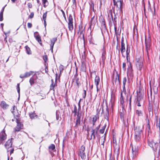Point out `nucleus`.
Masks as SVG:
<instances>
[{
    "label": "nucleus",
    "instance_id": "nucleus-51",
    "mask_svg": "<svg viewBox=\"0 0 160 160\" xmlns=\"http://www.w3.org/2000/svg\"><path fill=\"white\" fill-rule=\"evenodd\" d=\"M34 13L33 12H32L30 15L29 16V18H33L34 16Z\"/></svg>",
    "mask_w": 160,
    "mask_h": 160
},
{
    "label": "nucleus",
    "instance_id": "nucleus-42",
    "mask_svg": "<svg viewBox=\"0 0 160 160\" xmlns=\"http://www.w3.org/2000/svg\"><path fill=\"white\" fill-rule=\"evenodd\" d=\"M108 16L109 17H111L112 19H113V17L112 14V10H109L108 11Z\"/></svg>",
    "mask_w": 160,
    "mask_h": 160
},
{
    "label": "nucleus",
    "instance_id": "nucleus-60",
    "mask_svg": "<svg viewBox=\"0 0 160 160\" xmlns=\"http://www.w3.org/2000/svg\"><path fill=\"white\" fill-rule=\"evenodd\" d=\"M28 7L30 8H32V4L31 3H28Z\"/></svg>",
    "mask_w": 160,
    "mask_h": 160
},
{
    "label": "nucleus",
    "instance_id": "nucleus-63",
    "mask_svg": "<svg viewBox=\"0 0 160 160\" xmlns=\"http://www.w3.org/2000/svg\"><path fill=\"white\" fill-rule=\"evenodd\" d=\"M5 6L3 7L2 8V10H1V12H2V13H3V11H4V8H5Z\"/></svg>",
    "mask_w": 160,
    "mask_h": 160
},
{
    "label": "nucleus",
    "instance_id": "nucleus-58",
    "mask_svg": "<svg viewBox=\"0 0 160 160\" xmlns=\"http://www.w3.org/2000/svg\"><path fill=\"white\" fill-rule=\"evenodd\" d=\"M118 45H117L116 47V49H118V56H119L120 54V50L119 49H118Z\"/></svg>",
    "mask_w": 160,
    "mask_h": 160
},
{
    "label": "nucleus",
    "instance_id": "nucleus-37",
    "mask_svg": "<svg viewBox=\"0 0 160 160\" xmlns=\"http://www.w3.org/2000/svg\"><path fill=\"white\" fill-rule=\"evenodd\" d=\"M127 79L126 77H124L123 79V88L125 89V86L127 82Z\"/></svg>",
    "mask_w": 160,
    "mask_h": 160
},
{
    "label": "nucleus",
    "instance_id": "nucleus-18",
    "mask_svg": "<svg viewBox=\"0 0 160 160\" xmlns=\"http://www.w3.org/2000/svg\"><path fill=\"white\" fill-rule=\"evenodd\" d=\"M155 123L157 128H158L160 131V118H159L158 116H156Z\"/></svg>",
    "mask_w": 160,
    "mask_h": 160
},
{
    "label": "nucleus",
    "instance_id": "nucleus-48",
    "mask_svg": "<svg viewBox=\"0 0 160 160\" xmlns=\"http://www.w3.org/2000/svg\"><path fill=\"white\" fill-rule=\"evenodd\" d=\"M126 64L125 62H123L122 64V68L123 70L125 71L126 70Z\"/></svg>",
    "mask_w": 160,
    "mask_h": 160
},
{
    "label": "nucleus",
    "instance_id": "nucleus-28",
    "mask_svg": "<svg viewBox=\"0 0 160 160\" xmlns=\"http://www.w3.org/2000/svg\"><path fill=\"white\" fill-rule=\"evenodd\" d=\"M29 116L31 119H33L38 118V116L34 112L29 113Z\"/></svg>",
    "mask_w": 160,
    "mask_h": 160
},
{
    "label": "nucleus",
    "instance_id": "nucleus-24",
    "mask_svg": "<svg viewBox=\"0 0 160 160\" xmlns=\"http://www.w3.org/2000/svg\"><path fill=\"white\" fill-rule=\"evenodd\" d=\"M148 143L149 146H150L151 147L154 148V145L155 146H158V144L155 143L153 141H148Z\"/></svg>",
    "mask_w": 160,
    "mask_h": 160
},
{
    "label": "nucleus",
    "instance_id": "nucleus-54",
    "mask_svg": "<svg viewBox=\"0 0 160 160\" xmlns=\"http://www.w3.org/2000/svg\"><path fill=\"white\" fill-rule=\"evenodd\" d=\"M94 3L93 2H92L91 4L90 5V7H91V8H92V11H93L94 10Z\"/></svg>",
    "mask_w": 160,
    "mask_h": 160
},
{
    "label": "nucleus",
    "instance_id": "nucleus-20",
    "mask_svg": "<svg viewBox=\"0 0 160 160\" xmlns=\"http://www.w3.org/2000/svg\"><path fill=\"white\" fill-rule=\"evenodd\" d=\"M116 76H115V74L114 73H113V78H114V77H115V82L116 83H117V84H118V83H119L120 81H119V75L118 74V72H117L116 73Z\"/></svg>",
    "mask_w": 160,
    "mask_h": 160
},
{
    "label": "nucleus",
    "instance_id": "nucleus-27",
    "mask_svg": "<svg viewBox=\"0 0 160 160\" xmlns=\"http://www.w3.org/2000/svg\"><path fill=\"white\" fill-rule=\"evenodd\" d=\"M105 140V137L103 136L100 138L99 140V143L101 145H103Z\"/></svg>",
    "mask_w": 160,
    "mask_h": 160
},
{
    "label": "nucleus",
    "instance_id": "nucleus-61",
    "mask_svg": "<svg viewBox=\"0 0 160 160\" xmlns=\"http://www.w3.org/2000/svg\"><path fill=\"white\" fill-rule=\"evenodd\" d=\"M61 11L62 12L63 16L65 17V13L64 12V11L63 10H61Z\"/></svg>",
    "mask_w": 160,
    "mask_h": 160
},
{
    "label": "nucleus",
    "instance_id": "nucleus-23",
    "mask_svg": "<svg viewBox=\"0 0 160 160\" xmlns=\"http://www.w3.org/2000/svg\"><path fill=\"white\" fill-rule=\"evenodd\" d=\"M99 115H98L97 114L96 115H95L93 117V118L92 120V124H93V126H94V125H95L96 122V121H97V120L98 119H99Z\"/></svg>",
    "mask_w": 160,
    "mask_h": 160
},
{
    "label": "nucleus",
    "instance_id": "nucleus-59",
    "mask_svg": "<svg viewBox=\"0 0 160 160\" xmlns=\"http://www.w3.org/2000/svg\"><path fill=\"white\" fill-rule=\"evenodd\" d=\"M84 96H83V98H85L86 95V92L85 90H84Z\"/></svg>",
    "mask_w": 160,
    "mask_h": 160
},
{
    "label": "nucleus",
    "instance_id": "nucleus-6",
    "mask_svg": "<svg viewBox=\"0 0 160 160\" xmlns=\"http://www.w3.org/2000/svg\"><path fill=\"white\" fill-rule=\"evenodd\" d=\"M114 5L116 6L118 10H120L122 8L123 1L121 0H118L117 1L115 0L113 1Z\"/></svg>",
    "mask_w": 160,
    "mask_h": 160
},
{
    "label": "nucleus",
    "instance_id": "nucleus-2",
    "mask_svg": "<svg viewBox=\"0 0 160 160\" xmlns=\"http://www.w3.org/2000/svg\"><path fill=\"white\" fill-rule=\"evenodd\" d=\"M100 125L98 127L96 128L95 129H92L91 131V135L89 137L88 136V138L90 139H94L96 138V136L97 134V132L99 128Z\"/></svg>",
    "mask_w": 160,
    "mask_h": 160
},
{
    "label": "nucleus",
    "instance_id": "nucleus-50",
    "mask_svg": "<svg viewBox=\"0 0 160 160\" xmlns=\"http://www.w3.org/2000/svg\"><path fill=\"white\" fill-rule=\"evenodd\" d=\"M11 149H9V152L10 151V154L11 155L13 153V151H14V149L13 148H11Z\"/></svg>",
    "mask_w": 160,
    "mask_h": 160
},
{
    "label": "nucleus",
    "instance_id": "nucleus-38",
    "mask_svg": "<svg viewBox=\"0 0 160 160\" xmlns=\"http://www.w3.org/2000/svg\"><path fill=\"white\" fill-rule=\"evenodd\" d=\"M29 82L31 85H32L34 83V79L33 77H31L29 80Z\"/></svg>",
    "mask_w": 160,
    "mask_h": 160
},
{
    "label": "nucleus",
    "instance_id": "nucleus-46",
    "mask_svg": "<svg viewBox=\"0 0 160 160\" xmlns=\"http://www.w3.org/2000/svg\"><path fill=\"white\" fill-rule=\"evenodd\" d=\"M43 59L44 60L45 63H46L48 61V57L46 55H45L43 57ZM45 65H46V63H45Z\"/></svg>",
    "mask_w": 160,
    "mask_h": 160
},
{
    "label": "nucleus",
    "instance_id": "nucleus-10",
    "mask_svg": "<svg viewBox=\"0 0 160 160\" xmlns=\"http://www.w3.org/2000/svg\"><path fill=\"white\" fill-rule=\"evenodd\" d=\"M19 119L16 118V122L17 123V126L14 129V131L19 132L20 130L22 128L23 124L20 123Z\"/></svg>",
    "mask_w": 160,
    "mask_h": 160
},
{
    "label": "nucleus",
    "instance_id": "nucleus-11",
    "mask_svg": "<svg viewBox=\"0 0 160 160\" xmlns=\"http://www.w3.org/2000/svg\"><path fill=\"white\" fill-rule=\"evenodd\" d=\"M68 20V26L69 29L72 31L73 29V19L72 16L71 14L69 15Z\"/></svg>",
    "mask_w": 160,
    "mask_h": 160
},
{
    "label": "nucleus",
    "instance_id": "nucleus-53",
    "mask_svg": "<svg viewBox=\"0 0 160 160\" xmlns=\"http://www.w3.org/2000/svg\"><path fill=\"white\" fill-rule=\"evenodd\" d=\"M146 120H147V122L148 124V128L149 129H150V124H149V121L148 119L147 118V120L146 119Z\"/></svg>",
    "mask_w": 160,
    "mask_h": 160
},
{
    "label": "nucleus",
    "instance_id": "nucleus-25",
    "mask_svg": "<svg viewBox=\"0 0 160 160\" xmlns=\"http://www.w3.org/2000/svg\"><path fill=\"white\" fill-rule=\"evenodd\" d=\"M100 81L99 77L98 76H96L95 79V83L96 86H98L99 83Z\"/></svg>",
    "mask_w": 160,
    "mask_h": 160
},
{
    "label": "nucleus",
    "instance_id": "nucleus-15",
    "mask_svg": "<svg viewBox=\"0 0 160 160\" xmlns=\"http://www.w3.org/2000/svg\"><path fill=\"white\" fill-rule=\"evenodd\" d=\"M34 72L33 71H30L28 72H26L24 74H21L20 76V77L21 78H26L29 77Z\"/></svg>",
    "mask_w": 160,
    "mask_h": 160
},
{
    "label": "nucleus",
    "instance_id": "nucleus-4",
    "mask_svg": "<svg viewBox=\"0 0 160 160\" xmlns=\"http://www.w3.org/2000/svg\"><path fill=\"white\" fill-rule=\"evenodd\" d=\"M85 150V147L84 146H81L79 149V155L83 160H84L86 158V156L84 152Z\"/></svg>",
    "mask_w": 160,
    "mask_h": 160
},
{
    "label": "nucleus",
    "instance_id": "nucleus-17",
    "mask_svg": "<svg viewBox=\"0 0 160 160\" xmlns=\"http://www.w3.org/2000/svg\"><path fill=\"white\" fill-rule=\"evenodd\" d=\"M80 101H79L78 102V111L77 113V114L76 115L77 116L76 120H81V112L79 111V108H80Z\"/></svg>",
    "mask_w": 160,
    "mask_h": 160
},
{
    "label": "nucleus",
    "instance_id": "nucleus-22",
    "mask_svg": "<svg viewBox=\"0 0 160 160\" xmlns=\"http://www.w3.org/2000/svg\"><path fill=\"white\" fill-rule=\"evenodd\" d=\"M79 31L80 33V34L83 36L85 31V27H83L82 25L79 26Z\"/></svg>",
    "mask_w": 160,
    "mask_h": 160
},
{
    "label": "nucleus",
    "instance_id": "nucleus-30",
    "mask_svg": "<svg viewBox=\"0 0 160 160\" xmlns=\"http://www.w3.org/2000/svg\"><path fill=\"white\" fill-rule=\"evenodd\" d=\"M74 109L72 111V112L74 113V116H76L78 112V110L77 108L75 105H74Z\"/></svg>",
    "mask_w": 160,
    "mask_h": 160
},
{
    "label": "nucleus",
    "instance_id": "nucleus-43",
    "mask_svg": "<svg viewBox=\"0 0 160 160\" xmlns=\"http://www.w3.org/2000/svg\"><path fill=\"white\" fill-rule=\"evenodd\" d=\"M42 1L44 7L48 5V3L47 0H42Z\"/></svg>",
    "mask_w": 160,
    "mask_h": 160
},
{
    "label": "nucleus",
    "instance_id": "nucleus-41",
    "mask_svg": "<svg viewBox=\"0 0 160 160\" xmlns=\"http://www.w3.org/2000/svg\"><path fill=\"white\" fill-rule=\"evenodd\" d=\"M55 148V147L54 145L53 144H51L50 146L49 147V148L52 150H54Z\"/></svg>",
    "mask_w": 160,
    "mask_h": 160
},
{
    "label": "nucleus",
    "instance_id": "nucleus-49",
    "mask_svg": "<svg viewBox=\"0 0 160 160\" xmlns=\"http://www.w3.org/2000/svg\"><path fill=\"white\" fill-rule=\"evenodd\" d=\"M17 90L18 93H20V89L19 87V83H18L17 85Z\"/></svg>",
    "mask_w": 160,
    "mask_h": 160
},
{
    "label": "nucleus",
    "instance_id": "nucleus-29",
    "mask_svg": "<svg viewBox=\"0 0 160 160\" xmlns=\"http://www.w3.org/2000/svg\"><path fill=\"white\" fill-rule=\"evenodd\" d=\"M81 124V120H76L75 127L76 128H78L80 126Z\"/></svg>",
    "mask_w": 160,
    "mask_h": 160
},
{
    "label": "nucleus",
    "instance_id": "nucleus-56",
    "mask_svg": "<svg viewBox=\"0 0 160 160\" xmlns=\"http://www.w3.org/2000/svg\"><path fill=\"white\" fill-rule=\"evenodd\" d=\"M126 58H127V61L128 62H129V65H130V63H131V62H130V58H129V57H127L126 56Z\"/></svg>",
    "mask_w": 160,
    "mask_h": 160
},
{
    "label": "nucleus",
    "instance_id": "nucleus-8",
    "mask_svg": "<svg viewBox=\"0 0 160 160\" xmlns=\"http://www.w3.org/2000/svg\"><path fill=\"white\" fill-rule=\"evenodd\" d=\"M136 65L137 68L139 70H142L143 65L142 61V59H138L136 62Z\"/></svg>",
    "mask_w": 160,
    "mask_h": 160
},
{
    "label": "nucleus",
    "instance_id": "nucleus-16",
    "mask_svg": "<svg viewBox=\"0 0 160 160\" xmlns=\"http://www.w3.org/2000/svg\"><path fill=\"white\" fill-rule=\"evenodd\" d=\"M57 40L56 38H54L52 39L51 40V44L50 45V50H51L52 53L53 52V46L55 44V42Z\"/></svg>",
    "mask_w": 160,
    "mask_h": 160
},
{
    "label": "nucleus",
    "instance_id": "nucleus-32",
    "mask_svg": "<svg viewBox=\"0 0 160 160\" xmlns=\"http://www.w3.org/2000/svg\"><path fill=\"white\" fill-rule=\"evenodd\" d=\"M126 91L125 88V89L123 88V91H122L121 93V98L123 99V94H124L125 95H126Z\"/></svg>",
    "mask_w": 160,
    "mask_h": 160
},
{
    "label": "nucleus",
    "instance_id": "nucleus-1",
    "mask_svg": "<svg viewBox=\"0 0 160 160\" xmlns=\"http://www.w3.org/2000/svg\"><path fill=\"white\" fill-rule=\"evenodd\" d=\"M135 139L136 141H139L141 138L142 130L139 127H136L135 129Z\"/></svg>",
    "mask_w": 160,
    "mask_h": 160
},
{
    "label": "nucleus",
    "instance_id": "nucleus-33",
    "mask_svg": "<svg viewBox=\"0 0 160 160\" xmlns=\"http://www.w3.org/2000/svg\"><path fill=\"white\" fill-rule=\"evenodd\" d=\"M52 83L50 85V89L51 90H52L54 89V88L56 85L55 83H54L53 81L52 80Z\"/></svg>",
    "mask_w": 160,
    "mask_h": 160
},
{
    "label": "nucleus",
    "instance_id": "nucleus-62",
    "mask_svg": "<svg viewBox=\"0 0 160 160\" xmlns=\"http://www.w3.org/2000/svg\"><path fill=\"white\" fill-rule=\"evenodd\" d=\"M72 1L73 4L75 5L76 4V0H72Z\"/></svg>",
    "mask_w": 160,
    "mask_h": 160
},
{
    "label": "nucleus",
    "instance_id": "nucleus-47",
    "mask_svg": "<svg viewBox=\"0 0 160 160\" xmlns=\"http://www.w3.org/2000/svg\"><path fill=\"white\" fill-rule=\"evenodd\" d=\"M3 13L2 12H0V21H2L3 20Z\"/></svg>",
    "mask_w": 160,
    "mask_h": 160
},
{
    "label": "nucleus",
    "instance_id": "nucleus-9",
    "mask_svg": "<svg viewBox=\"0 0 160 160\" xmlns=\"http://www.w3.org/2000/svg\"><path fill=\"white\" fill-rule=\"evenodd\" d=\"M12 138L9 139L5 144L4 146L7 149V152H9L10 148H12Z\"/></svg>",
    "mask_w": 160,
    "mask_h": 160
},
{
    "label": "nucleus",
    "instance_id": "nucleus-39",
    "mask_svg": "<svg viewBox=\"0 0 160 160\" xmlns=\"http://www.w3.org/2000/svg\"><path fill=\"white\" fill-rule=\"evenodd\" d=\"M106 127V125H105L104 126H103L102 127V129H101L100 130V133L102 134H103L104 133L105 131V129Z\"/></svg>",
    "mask_w": 160,
    "mask_h": 160
},
{
    "label": "nucleus",
    "instance_id": "nucleus-40",
    "mask_svg": "<svg viewBox=\"0 0 160 160\" xmlns=\"http://www.w3.org/2000/svg\"><path fill=\"white\" fill-rule=\"evenodd\" d=\"M106 111L107 112V114H106V115L105 116V118L107 119V120H108V115L109 114V109L108 108L107 106L106 109Z\"/></svg>",
    "mask_w": 160,
    "mask_h": 160
},
{
    "label": "nucleus",
    "instance_id": "nucleus-52",
    "mask_svg": "<svg viewBox=\"0 0 160 160\" xmlns=\"http://www.w3.org/2000/svg\"><path fill=\"white\" fill-rule=\"evenodd\" d=\"M76 82L77 83V85L78 87H79L80 85V83L78 81V79H77L76 80Z\"/></svg>",
    "mask_w": 160,
    "mask_h": 160
},
{
    "label": "nucleus",
    "instance_id": "nucleus-7",
    "mask_svg": "<svg viewBox=\"0 0 160 160\" xmlns=\"http://www.w3.org/2000/svg\"><path fill=\"white\" fill-rule=\"evenodd\" d=\"M7 136V135L5 133V130L4 129L0 132V144H2L3 141L6 140Z\"/></svg>",
    "mask_w": 160,
    "mask_h": 160
},
{
    "label": "nucleus",
    "instance_id": "nucleus-36",
    "mask_svg": "<svg viewBox=\"0 0 160 160\" xmlns=\"http://www.w3.org/2000/svg\"><path fill=\"white\" fill-rule=\"evenodd\" d=\"M136 113L138 116H140L142 115V113L141 110H137L136 111Z\"/></svg>",
    "mask_w": 160,
    "mask_h": 160
},
{
    "label": "nucleus",
    "instance_id": "nucleus-45",
    "mask_svg": "<svg viewBox=\"0 0 160 160\" xmlns=\"http://www.w3.org/2000/svg\"><path fill=\"white\" fill-rule=\"evenodd\" d=\"M47 12H46L45 13H44L42 16V19L43 20H46V18L47 17Z\"/></svg>",
    "mask_w": 160,
    "mask_h": 160
},
{
    "label": "nucleus",
    "instance_id": "nucleus-12",
    "mask_svg": "<svg viewBox=\"0 0 160 160\" xmlns=\"http://www.w3.org/2000/svg\"><path fill=\"white\" fill-rule=\"evenodd\" d=\"M120 51L121 52L122 56L124 57V56H123V53L125 51V44L124 42V40L123 38H122L121 40V48L120 49Z\"/></svg>",
    "mask_w": 160,
    "mask_h": 160
},
{
    "label": "nucleus",
    "instance_id": "nucleus-34",
    "mask_svg": "<svg viewBox=\"0 0 160 160\" xmlns=\"http://www.w3.org/2000/svg\"><path fill=\"white\" fill-rule=\"evenodd\" d=\"M113 142L114 143H116V154L117 155L118 153V150H119V146L117 143L116 140H114L113 139Z\"/></svg>",
    "mask_w": 160,
    "mask_h": 160
},
{
    "label": "nucleus",
    "instance_id": "nucleus-57",
    "mask_svg": "<svg viewBox=\"0 0 160 160\" xmlns=\"http://www.w3.org/2000/svg\"><path fill=\"white\" fill-rule=\"evenodd\" d=\"M32 26V24L30 23H28V27L29 28H31Z\"/></svg>",
    "mask_w": 160,
    "mask_h": 160
},
{
    "label": "nucleus",
    "instance_id": "nucleus-35",
    "mask_svg": "<svg viewBox=\"0 0 160 160\" xmlns=\"http://www.w3.org/2000/svg\"><path fill=\"white\" fill-rule=\"evenodd\" d=\"M25 48L28 54H31V52L30 50V48L28 46H26L25 47Z\"/></svg>",
    "mask_w": 160,
    "mask_h": 160
},
{
    "label": "nucleus",
    "instance_id": "nucleus-3",
    "mask_svg": "<svg viewBox=\"0 0 160 160\" xmlns=\"http://www.w3.org/2000/svg\"><path fill=\"white\" fill-rule=\"evenodd\" d=\"M132 148V158H135L137 156L138 153V147L137 146H133L132 144L131 145Z\"/></svg>",
    "mask_w": 160,
    "mask_h": 160
},
{
    "label": "nucleus",
    "instance_id": "nucleus-21",
    "mask_svg": "<svg viewBox=\"0 0 160 160\" xmlns=\"http://www.w3.org/2000/svg\"><path fill=\"white\" fill-rule=\"evenodd\" d=\"M0 105L1 107L4 109H7L9 106V105L7 104L4 101H2Z\"/></svg>",
    "mask_w": 160,
    "mask_h": 160
},
{
    "label": "nucleus",
    "instance_id": "nucleus-26",
    "mask_svg": "<svg viewBox=\"0 0 160 160\" xmlns=\"http://www.w3.org/2000/svg\"><path fill=\"white\" fill-rule=\"evenodd\" d=\"M146 50L147 51V56L148 58L149 54L152 52V50L151 49L150 46H146Z\"/></svg>",
    "mask_w": 160,
    "mask_h": 160
},
{
    "label": "nucleus",
    "instance_id": "nucleus-19",
    "mask_svg": "<svg viewBox=\"0 0 160 160\" xmlns=\"http://www.w3.org/2000/svg\"><path fill=\"white\" fill-rule=\"evenodd\" d=\"M102 53V62H103L106 58V51L104 49V47H103L101 50Z\"/></svg>",
    "mask_w": 160,
    "mask_h": 160
},
{
    "label": "nucleus",
    "instance_id": "nucleus-44",
    "mask_svg": "<svg viewBox=\"0 0 160 160\" xmlns=\"http://www.w3.org/2000/svg\"><path fill=\"white\" fill-rule=\"evenodd\" d=\"M130 50H128V48L127 47L126 51V56L130 57Z\"/></svg>",
    "mask_w": 160,
    "mask_h": 160
},
{
    "label": "nucleus",
    "instance_id": "nucleus-55",
    "mask_svg": "<svg viewBox=\"0 0 160 160\" xmlns=\"http://www.w3.org/2000/svg\"><path fill=\"white\" fill-rule=\"evenodd\" d=\"M56 118L57 120H58L59 118V115L57 111L56 112Z\"/></svg>",
    "mask_w": 160,
    "mask_h": 160
},
{
    "label": "nucleus",
    "instance_id": "nucleus-31",
    "mask_svg": "<svg viewBox=\"0 0 160 160\" xmlns=\"http://www.w3.org/2000/svg\"><path fill=\"white\" fill-rule=\"evenodd\" d=\"M145 44L146 46H151V41L150 39L146 40L145 39Z\"/></svg>",
    "mask_w": 160,
    "mask_h": 160
},
{
    "label": "nucleus",
    "instance_id": "nucleus-13",
    "mask_svg": "<svg viewBox=\"0 0 160 160\" xmlns=\"http://www.w3.org/2000/svg\"><path fill=\"white\" fill-rule=\"evenodd\" d=\"M128 75L130 78H132L133 76V70L131 63H130V65H128Z\"/></svg>",
    "mask_w": 160,
    "mask_h": 160
},
{
    "label": "nucleus",
    "instance_id": "nucleus-5",
    "mask_svg": "<svg viewBox=\"0 0 160 160\" xmlns=\"http://www.w3.org/2000/svg\"><path fill=\"white\" fill-rule=\"evenodd\" d=\"M144 100L142 96L138 95L137 98V100L136 102V104L138 106H141L144 104Z\"/></svg>",
    "mask_w": 160,
    "mask_h": 160
},
{
    "label": "nucleus",
    "instance_id": "nucleus-64",
    "mask_svg": "<svg viewBox=\"0 0 160 160\" xmlns=\"http://www.w3.org/2000/svg\"><path fill=\"white\" fill-rule=\"evenodd\" d=\"M96 88H97V92H98L99 91V88H98V86H96Z\"/></svg>",
    "mask_w": 160,
    "mask_h": 160
},
{
    "label": "nucleus",
    "instance_id": "nucleus-14",
    "mask_svg": "<svg viewBox=\"0 0 160 160\" xmlns=\"http://www.w3.org/2000/svg\"><path fill=\"white\" fill-rule=\"evenodd\" d=\"M34 35L37 41L41 45H42L41 37L38 34V32H35L34 33Z\"/></svg>",
    "mask_w": 160,
    "mask_h": 160
}]
</instances>
